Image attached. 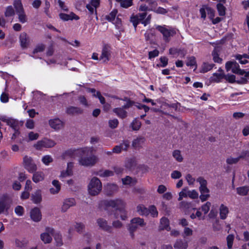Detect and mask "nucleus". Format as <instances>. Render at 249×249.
<instances>
[{"label": "nucleus", "instance_id": "1", "mask_svg": "<svg viewBox=\"0 0 249 249\" xmlns=\"http://www.w3.org/2000/svg\"><path fill=\"white\" fill-rule=\"evenodd\" d=\"M101 207H104L105 210H107L109 207L115 208L116 210H119L121 214V218L123 220H125L127 217L125 211L124 210L125 203L120 199L104 200L100 202Z\"/></svg>", "mask_w": 249, "mask_h": 249}, {"label": "nucleus", "instance_id": "2", "mask_svg": "<svg viewBox=\"0 0 249 249\" xmlns=\"http://www.w3.org/2000/svg\"><path fill=\"white\" fill-rule=\"evenodd\" d=\"M102 189V185L100 180L97 177H93L90 180L88 185L89 194L92 196L99 194Z\"/></svg>", "mask_w": 249, "mask_h": 249}, {"label": "nucleus", "instance_id": "3", "mask_svg": "<svg viewBox=\"0 0 249 249\" xmlns=\"http://www.w3.org/2000/svg\"><path fill=\"white\" fill-rule=\"evenodd\" d=\"M196 181L200 185L199 187V191L201 193L200 198L202 201H205L210 197L209 190L207 187V180L202 177H199L197 178Z\"/></svg>", "mask_w": 249, "mask_h": 249}, {"label": "nucleus", "instance_id": "4", "mask_svg": "<svg viewBox=\"0 0 249 249\" xmlns=\"http://www.w3.org/2000/svg\"><path fill=\"white\" fill-rule=\"evenodd\" d=\"M13 201L12 198L7 195H3L0 198V214L5 211H7L11 207Z\"/></svg>", "mask_w": 249, "mask_h": 249}, {"label": "nucleus", "instance_id": "5", "mask_svg": "<svg viewBox=\"0 0 249 249\" xmlns=\"http://www.w3.org/2000/svg\"><path fill=\"white\" fill-rule=\"evenodd\" d=\"M97 161V157L94 155H91L89 157L82 156L79 160L80 164L85 166H92Z\"/></svg>", "mask_w": 249, "mask_h": 249}, {"label": "nucleus", "instance_id": "6", "mask_svg": "<svg viewBox=\"0 0 249 249\" xmlns=\"http://www.w3.org/2000/svg\"><path fill=\"white\" fill-rule=\"evenodd\" d=\"M56 143L53 140L45 138L38 141L34 146L37 150H41L42 148H51L53 147Z\"/></svg>", "mask_w": 249, "mask_h": 249}, {"label": "nucleus", "instance_id": "7", "mask_svg": "<svg viewBox=\"0 0 249 249\" xmlns=\"http://www.w3.org/2000/svg\"><path fill=\"white\" fill-rule=\"evenodd\" d=\"M23 165L24 168L30 173H34L37 170L36 165L33 160L27 156L23 158Z\"/></svg>", "mask_w": 249, "mask_h": 249}, {"label": "nucleus", "instance_id": "8", "mask_svg": "<svg viewBox=\"0 0 249 249\" xmlns=\"http://www.w3.org/2000/svg\"><path fill=\"white\" fill-rule=\"evenodd\" d=\"M96 223L99 229L109 233H112V227L108 224V221L103 218H98Z\"/></svg>", "mask_w": 249, "mask_h": 249}, {"label": "nucleus", "instance_id": "9", "mask_svg": "<svg viewBox=\"0 0 249 249\" xmlns=\"http://www.w3.org/2000/svg\"><path fill=\"white\" fill-rule=\"evenodd\" d=\"M111 56V47L108 44H105L102 49V53L100 56V60L103 62L107 63L109 60Z\"/></svg>", "mask_w": 249, "mask_h": 249}, {"label": "nucleus", "instance_id": "10", "mask_svg": "<svg viewBox=\"0 0 249 249\" xmlns=\"http://www.w3.org/2000/svg\"><path fill=\"white\" fill-rule=\"evenodd\" d=\"M76 204V201L74 198H66L63 201L61 211L62 213H65L69 208L75 206Z\"/></svg>", "mask_w": 249, "mask_h": 249}, {"label": "nucleus", "instance_id": "11", "mask_svg": "<svg viewBox=\"0 0 249 249\" xmlns=\"http://www.w3.org/2000/svg\"><path fill=\"white\" fill-rule=\"evenodd\" d=\"M156 29L162 35L165 40H167L168 37L172 36L176 34V32L173 30H169L164 27L158 26Z\"/></svg>", "mask_w": 249, "mask_h": 249}, {"label": "nucleus", "instance_id": "12", "mask_svg": "<svg viewBox=\"0 0 249 249\" xmlns=\"http://www.w3.org/2000/svg\"><path fill=\"white\" fill-rule=\"evenodd\" d=\"M49 124L51 127L56 130H59L64 126V123L58 118L50 120L49 121Z\"/></svg>", "mask_w": 249, "mask_h": 249}, {"label": "nucleus", "instance_id": "13", "mask_svg": "<svg viewBox=\"0 0 249 249\" xmlns=\"http://www.w3.org/2000/svg\"><path fill=\"white\" fill-rule=\"evenodd\" d=\"M66 112L70 115H75L82 114L83 110L79 107L70 106L66 108Z\"/></svg>", "mask_w": 249, "mask_h": 249}, {"label": "nucleus", "instance_id": "14", "mask_svg": "<svg viewBox=\"0 0 249 249\" xmlns=\"http://www.w3.org/2000/svg\"><path fill=\"white\" fill-rule=\"evenodd\" d=\"M30 216L33 221H39L41 219V214L39 209L36 207L32 209L30 212Z\"/></svg>", "mask_w": 249, "mask_h": 249}, {"label": "nucleus", "instance_id": "15", "mask_svg": "<svg viewBox=\"0 0 249 249\" xmlns=\"http://www.w3.org/2000/svg\"><path fill=\"white\" fill-rule=\"evenodd\" d=\"M19 41L21 47L23 49L26 48L30 42V39L27 34L23 32L20 34L19 36Z\"/></svg>", "mask_w": 249, "mask_h": 249}, {"label": "nucleus", "instance_id": "16", "mask_svg": "<svg viewBox=\"0 0 249 249\" xmlns=\"http://www.w3.org/2000/svg\"><path fill=\"white\" fill-rule=\"evenodd\" d=\"M145 138L142 136H140L135 139L132 143V146L135 149L140 148L142 147V145L144 143Z\"/></svg>", "mask_w": 249, "mask_h": 249}, {"label": "nucleus", "instance_id": "17", "mask_svg": "<svg viewBox=\"0 0 249 249\" xmlns=\"http://www.w3.org/2000/svg\"><path fill=\"white\" fill-rule=\"evenodd\" d=\"M169 53L172 55L177 54L181 57H184L187 53V51L184 49L172 48L169 49Z\"/></svg>", "mask_w": 249, "mask_h": 249}, {"label": "nucleus", "instance_id": "18", "mask_svg": "<svg viewBox=\"0 0 249 249\" xmlns=\"http://www.w3.org/2000/svg\"><path fill=\"white\" fill-rule=\"evenodd\" d=\"M188 246V242L182 239L177 240L174 245V247L176 249H187Z\"/></svg>", "mask_w": 249, "mask_h": 249}, {"label": "nucleus", "instance_id": "19", "mask_svg": "<svg viewBox=\"0 0 249 249\" xmlns=\"http://www.w3.org/2000/svg\"><path fill=\"white\" fill-rule=\"evenodd\" d=\"M159 229L160 230H166L168 231L170 230L169 221L167 218L163 217L160 219Z\"/></svg>", "mask_w": 249, "mask_h": 249}, {"label": "nucleus", "instance_id": "20", "mask_svg": "<svg viewBox=\"0 0 249 249\" xmlns=\"http://www.w3.org/2000/svg\"><path fill=\"white\" fill-rule=\"evenodd\" d=\"M31 199L36 204L40 203L42 200L41 191L40 190H36L34 194H32Z\"/></svg>", "mask_w": 249, "mask_h": 249}, {"label": "nucleus", "instance_id": "21", "mask_svg": "<svg viewBox=\"0 0 249 249\" xmlns=\"http://www.w3.org/2000/svg\"><path fill=\"white\" fill-rule=\"evenodd\" d=\"M113 111L122 119L125 118L127 117V112L122 107L115 108L113 109Z\"/></svg>", "mask_w": 249, "mask_h": 249}, {"label": "nucleus", "instance_id": "22", "mask_svg": "<svg viewBox=\"0 0 249 249\" xmlns=\"http://www.w3.org/2000/svg\"><path fill=\"white\" fill-rule=\"evenodd\" d=\"M59 17L61 19L64 21H68L69 20H72L73 19L77 20L79 18V17L73 13H71L70 15L60 13L59 14Z\"/></svg>", "mask_w": 249, "mask_h": 249}, {"label": "nucleus", "instance_id": "23", "mask_svg": "<svg viewBox=\"0 0 249 249\" xmlns=\"http://www.w3.org/2000/svg\"><path fill=\"white\" fill-rule=\"evenodd\" d=\"M219 51V48L218 47H215L212 52V55L213 56V59L214 62L221 63L222 59L219 56V54L218 53Z\"/></svg>", "mask_w": 249, "mask_h": 249}, {"label": "nucleus", "instance_id": "24", "mask_svg": "<svg viewBox=\"0 0 249 249\" xmlns=\"http://www.w3.org/2000/svg\"><path fill=\"white\" fill-rule=\"evenodd\" d=\"M220 217L221 219H225L229 211L228 208L224 204H221L219 208Z\"/></svg>", "mask_w": 249, "mask_h": 249}, {"label": "nucleus", "instance_id": "25", "mask_svg": "<svg viewBox=\"0 0 249 249\" xmlns=\"http://www.w3.org/2000/svg\"><path fill=\"white\" fill-rule=\"evenodd\" d=\"M44 179V175L42 172H36L33 176L32 179L35 183L43 180Z\"/></svg>", "mask_w": 249, "mask_h": 249}, {"label": "nucleus", "instance_id": "26", "mask_svg": "<svg viewBox=\"0 0 249 249\" xmlns=\"http://www.w3.org/2000/svg\"><path fill=\"white\" fill-rule=\"evenodd\" d=\"M53 185L55 187V188H52L50 189V192L52 194L54 195L58 193L61 189V186L59 182L57 180H53L52 181Z\"/></svg>", "mask_w": 249, "mask_h": 249}, {"label": "nucleus", "instance_id": "27", "mask_svg": "<svg viewBox=\"0 0 249 249\" xmlns=\"http://www.w3.org/2000/svg\"><path fill=\"white\" fill-rule=\"evenodd\" d=\"M183 189H186V191H185V194L187 196V197L188 196L192 199H196L198 198V193L195 190L192 191L188 190V188L187 187H185Z\"/></svg>", "mask_w": 249, "mask_h": 249}, {"label": "nucleus", "instance_id": "28", "mask_svg": "<svg viewBox=\"0 0 249 249\" xmlns=\"http://www.w3.org/2000/svg\"><path fill=\"white\" fill-rule=\"evenodd\" d=\"M106 192L108 196L111 195L118 190V186L114 184H109L106 187Z\"/></svg>", "mask_w": 249, "mask_h": 249}, {"label": "nucleus", "instance_id": "29", "mask_svg": "<svg viewBox=\"0 0 249 249\" xmlns=\"http://www.w3.org/2000/svg\"><path fill=\"white\" fill-rule=\"evenodd\" d=\"M13 5L17 14L24 11L21 0H15Z\"/></svg>", "mask_w": 249, "mask_h": 249}, {"label": "nucleus", "instance_id": "30", "mask_svg": "<svg viewBox=\"0 0 249 249\" xmlns=\"http://www.w3.org/2000/svg\"><path fill=\"white\" fill-rule=\"evenodd\" d=\"M138 228V226L137 225H136L135 223H131L130 221V223L128 225V230L129 232L130 236L132 239L134 238V232L137 230Z\"/></svg>", "mask_w": 249, "mask_h": 249}, {"label": "nucleus", "instance_id": "31", "mask_svg": "<svg viewBox=\"0 0 249 249\" xmlns=\"http://www.w3.org/2000/svg\"><path fill=\"white\" fill-rule=\"evenodd\" d=\"M6 123L14 130L18 129V122L17 120L9 119L6 120Z\"/></svg>", "mask_w": 249, "mask_h": 249}, {"label": "nucleus", "instance_id": "32", "mask_svg": "<svg viewBox=\"0 0 249 249\" xmlns=\"http://www.w3.org/2000/svg\"><path fill=\"white\" fill-rule=\"evenodd\" d=\"M40 239L45 244L50 243L52 241V238L48 233L44 232L41 233Z\"/></svg>", "mask_w": 249, "mask_h": 249}, {"label": "nucleus", "instance_id": "33", "mask_svg": "<svg viewBox=\"0 0 249 249\" xmlns=\"http://www.w3.org/2000/svg\"><path fill=\"white\" fill-rule=\"evenodd\" d=\"M237 193L241 196H246L248 194L249 191V187L244 186L236 188Z\"/></svg>", "mask_w": 249, "mask_h": 249}, {"label": "nucleus", "instance_id": "34", "mask_svg": "<svg viewBox=\"0 0 249 249\" xmlns=\"http://www.w3.org/2000/svg\"><path fill=\"white\" fill-rule=\"evenodd\" d=\"M131 222L132 223H135L138 226L143 227L146 225V223L144 222V220L140 217H135L131 220Z\"/></svg>", "mask_w": 249, "mask_h": 249}, {"label": "nucleus", "instance_id": "35", "mask_svg": "<svg viewBox=\"0 0 249 249\" xmlns=\"http://www.w3.org/2000/svg\"><path fill=\"white\" fill-rule=\"evenodd\" d=\"M214 64H209L208 63H204L202 66L201 72L205 73L206 72L213 69L214 67Z\"/></svg>", "mask_w": 249, "mask_h": 249}, {"label": "nucleus", "instance_id": "36", "mask_svg": "<svg viewBox=\"0 0 249 249\" xmlns=\"http://www.w3.org/2000/svg\"><path fill=\"white\" fill-rule=\"evenodd\" d=\"M97 175L102 177H110L113 175V172L108 170L105 171L100 170L98 172Z\"/></svg>", "mask_w": 249, "mask_h": 249}, {"label": "nucleus", "instance_id": "37", "mask_svg": "<svg viewBox=\"0 0 249 249\" xmlns=\"http://www.w3.org/2000/svg\"><path fill=\"white\" fill-rule=\"evenodd\" d=\"M173 157L178 162H181L183 160V157L180 154L179 150H175L173 152Z\"/></svg>", "mask_w": 249, "mask_h": 249}, {"label": "nucleus", "instance_id": "38", "mask_svg": "<svg viewBox=\"0 0 249 249\" xmlns=\"http://www.w3.org/2000/svg\"><path fill=\"white\" fill-rule=\"evenodd\" d=\"M17 14L18 15V18L19 22L24 23L27 21V17L24 11L21 12V13H18Z\"/></svg>", "mask_w": 249, "mask_h": 249}, {"label": "nucleus", "instance_id": "39", "mask_svg": "<svg viewBox=\"0 0 249 249\" xmlns=\"http://www.w3.org/2000/svg\"><path fill=\"white\" fill-rule=\"evenodd\" d=\"M131 126L133 130H138L141 126V123L140 121L135 119L131 123Z\"/></svg>", "mask_w": 249, "mask_h": 249}, {"label": "nucleus", "instance_id": "40", "mask_svg": "<svg viewBox=\"0 0 249 249\" xmlns=\"http://www.w3.org/2000/svg\"><path fill=\"white\" fill-rule=\"evenodd\" d=\"M234 236L233 234H229L226 238L227 246L229 249H231L234 240Z\"/></svg>", "mask_w": 249, "mask_h": 249}, {"label": "nucleus", "instance_id": "41", "mask_svg": "<svg viewBox=\"0 0 249 249\" xmlns=\"http://www.w3.org/2000/svg\"><path fill=\"white\" fill-rule=\"evenodd\" d=\"M120 2L122 7L124 8H128L132 4L133 0H117Z\"/></svg>", "mask_w": 249, "mask_h": 249}, {"label": "nucleus", "instance_id": "42", "mask_svg": "<svg viewBox=\"0 0 249 249\" xmlns=\"http://www.w3.org/2000/svg\"><path fill=\"white\" fill-rule=\"evenodd\" d=\"M4 15L7 17H11L15 15V11L12 6H9L6 8Z\"/></svg>", "mask_w": 249, "mask_h": 249}, {"label": "nucleus", "instance_id": "43", "mask_svg": "<svg viewBox=\"0 0 249 249\" xmlns=\"http://www.w3.org/2000/svg\"><path fill=\"white\" fill-rule=\"evenodd\" d=\"M213 76L214 77L212 80L216 82H219L221 79L224 78L225 77V74L224 73H214Z\"/></svg>", "mask_w": 249, "mask_h": 249}, {"label": "nucleus", "instance_id": "44", "mask_svg": "<svg viewBox=\"0 0 249 249\" xmlns=\"http://www.w3.org/2000/svg\"><path fill=\"white\" fill-rule=\"evenodd\" d=\"M54 240L56 242V245L58 246H60L63 244L62 236L59 233H55L53 235Z\"/></svg>", "mask_w": 249, "mask_h": 249}, {"label": "nucleus", "instance_id": "45", "mask_svg": "<svg viewBox=\"0 0 249 249\" xmlns=\"http://www.w3.org/2000/svg\"><path fill=\"white\" fill-rule=\"evenodd\" d=\"M217 9L220 16H223L225 15L226 8L221 3H218L217 4Z\"/></svg>", "mask_w": 249, "mask_h": 249}, {"label": "nucleus", "instance_id": "46", "mask_svg": "<svg viewBox=\"0 0 249 249\" xmlns=\"http://www.w3.org/2000/svg\"><path fill=\"white\" fill-rule=\"evenodd\" d=\"M137 211L141 215H147L148 213V210L143 206H138L137 207Z\"/></svg>", "mask_w": 249, "mask_h": 249}, {"label": "nucleus", "instance_id": "47", "mask_svg": "<svg viewBox=\"0 0 249 249\" xmlns=\"http://www.w3.org/2000/svg\"><path fill=\"white\" fill-rule=\"evenodd\" d=\"M85 228V225L82 223H76L75 225V228L76 231L80 233L84 231Z\"/></svg>", "mask_w": 249, "mask_h": 249}, {"label": "nucleus", "instance_id": "48", "mask_svg": "<svg viewBox=\"0 0 249 249\" xmlns=\"http://www.w3.org/2000/svg\"><path fill=\"white\" fill-rule=\"evenodd\" d=\"M117 13V10H114L109 15L106 16V18L109 21H112L114 20Z\"/></svg>", "mask_w": 249, "mask_h": 249}, {"label": "nucleus", "instance_id": "49", "mask_svg": "<svg viewBox=\"0 0 249 249\" xmlns=\"http://www.w3.org/2000/svg\"><path fill=\"white\" fill-rule=\"evenodd\" d=\"M179 208H180V209H182L183 210H187V209H189L191 207V203L183 201H181L179 203Z\"/></svg>", "mask_w": 249, "mask_h": 249}, {"label": "nucleus", "instance_id": "50", "mask_svg": "<svg viewBox=\"0 0 249 249\" xmlns=\"http://www.w3.org/2000/svg\"><path fill=\"white\" fill-rule=\"evenodd\" d=\"M196 58L194 56H191L188 57V60L186 62V65L188 66H196Z\"/></svg>", "mask_w": 249, "mask_h": 249}, {"label": "nucleus", "instance_id": "51", "mask_svg": "<svg viewBox=\"0 0 249 249\" xmlns=\"http://www.w3.org/2000/svg\"><path fill=\"white\" fill-rule=\"evenodd\" d=\"M27 242L25 240L20 241L18 239L15 240V244L17 247L22 248L26 246Z\"/></svg>", "mask_w": 249, "mask_h": 249}, {"label": "nucleus", "instance_id": "52", "mask_svg": "<svg viewBox=\"0 0 249 249\" xmlns=\"http://www.w3.org/2000/svg\"><path fill=\"white\" fill-rule=\"evenodd\" d=\"M53 158L50 155H46L42 159V162L46 165H48L53 161Z\"/></svg>", "mask_w": 249, "mask_h": 249}, {"label": "nucleus", "instance_id": "53", "mask_svg": "<svg viewBox=\"0 0 249 249\" xmlns=\"http://www.w3.org/2000/svg\"><path fill=\"white\" fill-rule=\"evenodd\" d=\"M130 21L133 23V25L134 26L135 29H136L137 25L140 21V20L139 19V17L136 16V15L132 16L130 18Z\"/></svg>", "mask_w": 249, "mask_h": 249}, {"label": "nucleus", "instance_id": "54", "mask_svg": "<svg viewBox=\"0 0 249 249\" xmlns=\"http://www.w3.org/2000/svg\"><path fill=\"white\" fill-rule=\"evenodd\" d=\"M120 145L123 150L126 151L130 146V142L128 140H124Z\"/></svg>", "mask_w": 249, "mask_h": 249}, {"label": "nucleus", "instance_id": "55", "mask_svg": "<svg viewBox=\"0 0 249 249\" xmlns=\"http://www.w3.org/2000/svg\"><path fill=\"white\" fill-rule=\"evenodd\" d=\"M240 160L239 157L236 158L230 157L226 160V162L229 164H233L237 163Z\"/></svg>", "mask_w": 249, "mask_h": 249}, {"label": "nucleus", "instance_id": "56", "mask_svg": "<svg viewBox=\"0 0 249 249\" xmlns=\"http://www.w3.org/2000/svg\"><path fill=\"white\" fill-rule=\"evenodd\" d=\"M109 126L110 127L112 128H115L117 127L119 122L117 119H114L113 120H110L108 122Z\"/></svg>", "mask_w": 249, "mask_h": 249}, {"label": "nucleus", "instance_id": "57", "mask_svg": "<svg viewBox=\"0 0 249 249\" xmlns=\"http://www.w3.org/2000/svg\"><path fill=\"white\" fill-rule=\"evenodd\" d=\"M224 78L231 83H236L235 76L234 75H225Z\"/></svg>", "mask_w": 249, "mask_h": 249}, {"label": "nucleus", "instance_id": "58", "mask_svg": "<svg viewBox=\"0 0 249 249\" xmlns=\"http://www.w3.org/2000/svg\"><path fill=\"white\" fill-rule=\"evenodd\" d=\"M15 212L17 215L22 216L24 213V208L21 206H18L15 208Z\"/></svg>", "mask_w": 249, "mask_h": 249}, {"label": "nucleus", "instance_id": "59", "mask_svg": "<svg viewBox=\"0 0 249 249\" xmlns=\"http://www.w3.org/2000/svg\"><path fill=\"white\" fill-rule=\"evenodd\" d=\"M211 205V204L210 202H207L204 205L202 206V211L204 212V213L205 214L207 213L209 211Z\"/></svg>", "mask_w": 249, "mask_h": 249}, {"label": "nucleus", "instance_id": "60", "mask_svg": "<svg viewBox=\"0 0 249 249\" xmlns=\"http://www.w3.org/2000/svg\"><path fill=\"white\" fill-rule=\"evenodd\" d=\"M80 103L85 107H88V101L84 96L80 95L78 97Z\"/></svg>", "mask_w": 249, "mask_h": 249}, {"label": "nucleus", "instance_id": "61", "mask_svg": "<svg viewBox=\"0 0 249 249\" xmlns=\"http://www.w3.org/2000/svg\"><path fill=\"white\" fill-rule=\"evenodd\" d=\"M123 223L120 221L119 220H115L112 222V228H114L115 229H121L123 227ZM113 232L112 231V233Z\"/></svg>", "mask_w": 249, "mask_h": 249}, {"label": "nucleus", "instance_id": "62", "mask_svg": "<svg viewBox=\"0 0 249 249\" xmlns=\"http://www.w3.org/2000/svg\"><path fill=\"white\" fill-rule=\"evenodd\" d=\"M171 177L172 178L178 179L181 177V173L178 171L175 170L171 173Z\"/></svg>", "mask_w": 249, "mask_h": 249}, {"label": "nucleus", "instance_id": "63", "mask_svg": "<svg viewBox=\"0 0 249 249\" xmlns=\"http://www.w3.org/2000/svg\"><path fill=\"white\" fill-rule=\"evenodd\" d=\"M72 175V170H71L69 168H67L65 171H62L61 174V177L65 178L69 176H71Z\"/></svg>", "mask_w": 249, "mask_h": 249}, {"label": "nucleus", "instance_id": "64", "mask_svg": "<svg viewBox=\"0 0 249 249\" xmlns=\"http://www.w3.org/2000/svg\"><path fill=\"white\" fill-rule=\"evenodd\" d=\"M28 136L30 141H33L37 140L39 137V135L38 133L30 132L28 134Z\"/></svg>", "mask_w": 249, "mask_h": 249}]
</instances>
